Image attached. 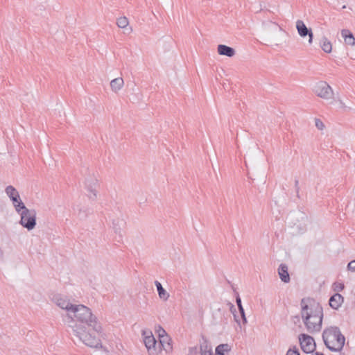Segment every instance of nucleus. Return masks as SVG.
<instances>
[{"label": "nucleus", "mask_w": 355, "mask_h": 355, "mask_svg": "<svg viewBox=\"0 0 355 355\" xmlns=\"http://www.w3.org/2000/svg\"><path fill=\"white\" fill-rule=\"evenodd\" d=\"M116 25L119 28L123 29L124 33H131L132 32V28L129 26V20L125 16L117 18Z\"/></svg>", "instance_id": "2eb2a0df"}, {"label": "nucleus", "mask_w": 355, "mask_h": 355, "mask_svg": "<svg viewBox=\"0 0 355 355\" xmlns=\"http://www.w3.org/2000/svg\"><path fill=\"white\" fill-rule=\"evenodd\" d=\"M320 45L323 51L330 53L332 51V44L331 42L325 37H323L320 41Z\"/></svg>", "instance_id": "a211bd4d"}, {"label": "nucleus", "mask_w": 355, "mask_h": 355, "mask_svg": "<svg viewBox=\"0 0 355 355\" xmlns=\"http://www.w3.org/2000/svg\"><path fill=\"white\" fill-rule=\"evenodd\" d=\"M344 302V297L339 293L332 295L329 301V306L334 309H338Z\"/></svg>", "instance_id": "4468645a"}, {"label": "nucleus", "mask_w": 355, "mask_h": 355, "mask_svg": "<svg viewBox=\"0 0 355 355\" xmlns=\"http://www.w3.org/2000/svg\"><path fill=\"white\" fill-rule=\"evenodd\" d=\"M236 304H237L239 309L243 308L242 306L241 300L239 296L236 297Z\"/></svg>", "instance_id": "c85d7f7f"}, {"label": "nucleus", "mask_w": 355, "mask_h": 355, "mask_svg": "<svg viewBox=\"0 0 355 355\" xmlns=\"http://www.w3.org/2000/svg\"><path fill=\"white\" fill-rule=\"evenodd\" d=\"M124 85L123 79L121 77L114 78L110 82V87L112 89H120Z\"/></svg>", "instance_id": "412c9836"}, {"label": "nucleus", "mask_w": 355, "mask_h": 355, "mask_svg": "<svg viewBox=\"0 0 355 355\" xmlns=\"http://www.w3.org/2000/svg\"><path fill=\"white\" fill-rule=\"evenodd\" d=\"M231 311H232V313L234 314L235 321L240 325V320L239 319L238 316L234 314L235 308L233 305H232Z\"/></svg>", "instance_id": "cd10ccee"}, {"label": "nucleus", "mask_w": 355, "mask_h": 355, "mask_svg": "<svg viewBox=\"0 0 355 355\" xmlns=\"http://www.w3.org/2000/svg\"><path fill=\"white\" fill-rule=\"evenodd\" d=\"M239 312H240L241 317L242 318V321H243V324H247L248 320H247V318L245 317L244 309L241 308V309H239Z\"/></svg>", "instance_id": "393cba45"}, {"label": "nucleus", "mask_w": 355, "mask_h": 355, "mask_svg": "<svg viewBox=\"0 0 355 355\" xmlns=\"http://www.w3.org/2000/svg\"><path fill=\"white\" fill-rule=\"evenodd\" d=\"M155 286L157 288L158 295L160 299L164 301H166L169 298V293L163 288L161 283L158 281L155 282Z\"/></svg>", "instance_id": "f3484780"}, {"label": "nucleus", "mask_w": 355, "mask_h": 355, "mask_svg": "<svg viewBox=\"0 0 355 355\" xmlns=\"http://www.w3.org/2000/svg\"><path fill=\"white\" fill-rule=\"evenodd\" d=\"M55 304L60 309L66 311L67 315L69 318L76 304H72L69 299L64 297L58 296L54 298Z\"/></svg>", "instance_id": "9b49d317"}, {"label": "nucleus", "mask_w": 355, "mask_h": 355, "mask_svg": "<svg viewBox=\"0 0 355 355\" xmlns=\"http://www.w3.org/2000/svg\"><path fill=\"white\" fill-rule=\"evenodd\" d=\"M322 339L327 347L334 352H340L345 342L344 335L336 326H330L324 329L322 333Z\"/></svg>", "instance_id": "7ed1b4c3"}, {"label": "nucleus", "mask_w": 355, "mask_h": 355, "mask_svg": "<svg viewBox=\"0 0 355 355\" xmlns=\"http://www.w3.org/2000/svg\"><path fill=\"white\" fill-rule=\"evenodd\" d=\"M286 355H300L299 351L296 349H289Z\"/></svg>", "instance_id": "bb28decb"}, {"label": "nucleus", "mask_w": 355, "mask_h": 355, "mask_svg": "<svg viewBox=\"0 0 355 355\" xmlns=\"http://www.w3.org/2000/svg\"><path fill=\"white\" fill-rule=\"evenodd\" d=\"M315 125L319 130H323L325 128L324 123L318 118H315Z\"/></svg>", "instance_id": "4be33fe9"}, {"label": "nucleus", "mask_w": 355, "mask_h": 355, "mask_svg": "<svg viewBox=\"0 0 355 355\" xmlns=\"http://www.w3.org/2000/svg\"><path fill=\"white\" fill-rule=\"evenodd\" d=\"M6 195L9 197L10 200L12 202L13 207L17 212L21 211V209L25 206L24 203L22 202L19 192L17 189L10 185L8 186L5 189Z\"/></svg>", "instance_id": "0eeeda50"}, {"label": "nucleus", "mask_w": 355, "mask_h": 355, "mask_svg": "<svg viewBox=\"0 0 355 355\" xmlns=\"http://www.w3.org/2000/svg\"><path fill=\"white\" fill-rule=\"evenodd\" d=\"M318 355H323L322 354H318Z\"/></svg>", "instance_id": "7c9ffc66"}, {"label": "nucleus", "mask_w": 355, "mask_h": 355, "mask_svg": "<svg viewBox=\"0 0 355 355\" xmlns=\"http://www.w3.org/2000/svg\"><path fill=\"white\" fill-rule=\"evenodd\" d=\"M300 315L306 331L310 334L320 331L323 319L322 306L313 298L302 300Z\"/></svg>", "instance_id": "f03ea898"}, {"label": "nucleus", "mask_w": 355, "mask_h": 355, "mask_svg": "<svg viewBox=\"0 0 355 355\" xmlns=\"http://www.w3.org/2000/svg\"><path fill=\"white\" fill-rule=\"evenodd\" d=\"M301 348L305 353L313 352L315 349V343L313 337L302 334L299 336Z\"/></svg>", "instance_id": "1a4fd4ad"}, {"label": "nucleus", "mask_w": 355, "mask_h": 355, "mask_svg": "<svg viewBox=\"0 0 355 355\" xmlns=\"http://www.w3.org/2000/svg\"><path fill=\"white\" fill-rule=\"evenodd\" d=\"M68 318L71 320L69 327L73 336L80 342L91 348L102 347L101 339L94 333L101 334L103 329L98 318L89 307L76 304Z\"/></svg>", "instance_id": "f257e3e1"}, {"label": "nucleus", "mask_w": 355, "mask_h": 355, "mask_svg": "<svg viewBox=\"0 0 355 355\" xmlns=\"http://www.w3.org/2000/svg\"><path fill=\"white\" fill-rule=\"evenodd\" d=\"M278 273L279 277L284 283H288L290 281V277L288 272V267L285 264H281L278 268Z\"/></svg>", "instance_id": "dca6fc26"}, {"label": "nucleus", "mask_w": 355, "mask_h": 355, "mask_svg": "<svg viewBox=\"0 0 355 355\" xmlns=\"http://www.w3.org/2000/svg\"><path fill=\"white\" fill-rule=\"evenodd\" d=\"M231 349V346L228 344H220L216 347L215 355H225V353L230 352Z\"/></svg>", "instance_id": "aec40b11"}, {"label": "nucleus", "mask_w": 355, "mask_h": 355, "mask_svg": "<svg viewBox=\"0 0 355 355\" xmlns=\"http://www.w3.org/2000/svg\"><path fill=\"white\" fill-rule=\"evenodd\" d=\"M262 26L266 34L275 45H279L282 42L281 35L284 31L278 24L272 21H266L263 22Z\"/></svg>", "instance_id": "20e7f679"}, {"label": "nucleus", "mask_w": 355, "mask_h": 355, "mask_svg": "<svg viewBox=\"0 0 355 355\" xmlns=\"http://www.w3.org/2000/svg\"><path fill=\"white\" fill-rule=\"evenodd\" d=\"M315 95L330 104L339 103L343 105V101L338 91L334 90H315Z\"/></svg>", "instance_id": "6e6552de"}, {"label": "nucleus", "mask_w": 355, "mask_h": 355, "mask_svg": "<svg viewBox=\"0 0 355 355\" xmlns=\"http://www.w3.org/2000/svg\"><path fill=\"white\" fill-rule=\"evenodd\" d=\"M318 89H331V87L326 82L321 81L318 83Z\"/></svg>", "instance_id": "b1692460"}, {"label": "nucleus", "mask_w": 355, "mask_h": 355, "mask_svg": "<svg viewBox=\"0 0 355 355\" xmlns=\"http://www.w3.org/2000/svg\"><path fill=\"white\" fill-rule=\"evenodd\" d=\"M188 355H190V351L189 352V354Z\"/></svg>", "instance_id": "c756f323"}, {"label": "nucleus", "mask_w": 355, "mask_h": 355, "mask_svg": "<svg viewBox=\"0 0 355 355\" xmlns=\"http://www.w3.org/2000/svg\"><path fill=\"white\" fill-rule=\"evenodd\" d=\"M217 52L220 55H224L229 58H232L236 54V51L234 49L225 44L218 45Z\"/></svg>", "instance_id": "ddd939ff"}, {"label": "nucleus", "mask_w": 355, "mask_h": 355, "mask_svg": "<svg viewBox=\"0 0 355 355\" xmlns=\"http://www.w3.org/2000/svg\"><path fill=\"white\" fill-rule=\"evenodd\" d=\"M20 215L19 224L27 229L28 231L33 230L36 226V211L35 209H28L24 206L20 211L17 212Z\"/></svg>", "instance_id": "39448f33"}, {"label": "nucleus", "mask_w": 355, "mask_h": 355, "mask_svg": "<svg viewBox=\"0 0 355 355\" xmlns=\"http://www.w3.org/2000/svg\"><path fill=\"white\" fill-rule=\"evenodd\" d=\"M341 34L347 44L354 45L355 44V38L348 30H343Z\"/></svg>", "instance_id": "6ab92c4d"}, {"label": "nucleus", "mask_w": 355, "mask_h": 355, "mask_svg": "<svg viewBox=\"0 0 355 355\" xmlns=\"http://www.w3.org/2000/svg\"><path fill=\"white\" fill-rule=\"evenodd\" d=\"M347 270L352 272H355V259L351 261L347 265Z\"/></svg>", "instance_id": "a878e982"}, {"label": "nucleus", "mask_w": 355, "mask_h": 355, "mask_svg": "<svg viewBox=\"0 0 355 355\" xmlns=\"http://www.w3.org/2000/svg\"><path fill=\"white\" fill-rule=\"evenodd\" d=\"M141 335L148 355H159L161 352L160 345H158L159 343H157L152 331L150 330H143Z\"/></svg>", "instance_id": "423d86ee"}, {"label": "nucleus", "mask_w": 355, "mask_h": 355, "mask_svg": "<svg viewBox=\"0 0 355 355\" xmlns=\"http://www.w3.org/2000/svg\"><path fill=\"white\" fill-rule=\"evenodd\" d=\"M296 29L301 37L304 38L308 36L309 44H311L313 43V33L312 30L311 28H308L302 20L298 19L296 21Z\"/></svg>", "instance_id": "9d476101"}, {"label": "nucleus", "mask_w": 355, "mask_h": 355, "mask_svg": "<svg viewBox=\"0 0 355 355\" xmlns=\"http://www.w3.org/2000/svg\"><path fill=\"white\" fill-rule=\"evenodd\" d=\"M344 284L342 282H336L334 284V290L336 291H341L344 289Z\"/></svg>", "instance_id": "5701e85b"}, {"label": "nucleus", "mask_w": 355, "mask_h": 355, "mask_svg": "<svg viewBox=\"0 0 355 355\" xmlns=\"http://www.w3.org/2000/svg\"><path fill=\"white\" fill-rule=\"evenodd\" d=\"M159 336L160 338V340L158 345H160V347H162L166 352H171L173 349L171 343V338L167 335H166V331L164 329H161L159 333Z\"/></svg>", "instance_id": "f8f14e48"}]
</instances>
